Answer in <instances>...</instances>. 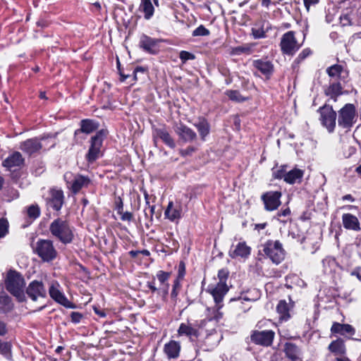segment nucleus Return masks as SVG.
Returning a JSON list of instances; mask_svg holds the SVG:
<instances>
[{"label":"nucleus","mask_w":361,"mask_h":361,"mask_svg":"<svg viewBox=\"0 0 361 361\" xmlns=\"http://www.w3.org/2000/svg\"><path fill=\"white\" fill-rule=\"evenodd\" d=\"M196 149L195 147L190 146L185 149H181L180 154L183 157L191 155Z\"/></svg>","instance_id":"nucleus-51"},{"label":"nucleus","mask_w":361,"mask_h":361,"mask_svg":"<svg viewBox=\"0 0 361 361\" xmlns=\"http://www.w3.org/2000/svg\"><path fill=\"white\" fill-rule=\"evenodd\" d=\"M221 338V336L219 335V334H218L216 331H214L212 334L207 335V336L205 338L204 342L205 344L209 347L213 348L219 343Z\"/></svg>","instance_id":"nucleus-39"},{"label":"nucleus","mask_w":361,"mask_h":361,"mask_svg":"<svg viewBox=\"0 0 361 361\" xmlns=\"http://www.w3.org/2000/svg\"><path fill=\"white\" fill-rule=\"evenodd\" d=\"M355 107L352 104H346L338 111V124L343 128H350L357 121Z\"/></svg>","instance_id":"nucleus-4"},{"label":"nucleus","mask_w":361,"mask_h":361,"mask_svg":"<svg viewBox=\"0 0 361 361\" xmlns=\"http://www.w3.org/2000/svg\"><path fill=\"white\" fill-rule=\"evenodd\" d=\"M226 95L230 99L235 102H243L245 99L241 96L240 92L236 90H229L226 92Z\"/></svg>","instance_id":"nucleus-41"},{"label":"nucleus","mask_w":361,"mask_h":361,"mask_svg":"<svg viewBox=\"0 0 361 361\" xmlns=\"http://www.w3.org/2000/svg\"><path fill=\"white\" fill-rule=\"evenodd\" d=\"M8 223L4 218H0V238L4 237L8 233Z\"/></svg>","instance_id":"nucleus-42"},{"label":"nucleus","mask_w":361,"mask_h":361,"mask_svg":"<svg viewBox=\"0 0 361 361\" xmlns=\"http://www.w3.org/2000/svg\"><path fill=\"white\" fill-rule=\"evenodd\" d=\"M94 312L101 317H104L106 314L104 312L99 310L97 307H94Z\"/></svg>","instance_id":"nucleus-62"},{"label":"nucleus","mask_w":361,"mask_h":361,"mask_svg":"<svg viewBox=\"0 0 361 361\" xmlns=\"http://www.w3.org/2000/svg\"><path fill=\"white\" fill-rule=\"evenodd\" d=\"M49 229L51 235L62 243L68 244L72 242L73 233L68 221L58 218L50 224Z\"/></svg>","instance_id":"nucleus-2"},{"label":"nucleus","mask_w":361,"mask_h":361,"mask_svg":"<svg viewBox=\"0 0 361 361\" xmlns=\"http://www.w3.org/2000/svg\"><path fill=\"white\" fill-rule=\"evenodd\" d=\"M250 252L251 247L245 242H240L229 251V256L231 258H247L250 255Z\"/></svg>","instance_id":"nucleus-21"},{"label":"nucleus","mask_w":361,"mask_h":361,"mask_svg":"<svg viewBox=\"0 0 361 361\" xmlns=\"http://www.w3.org/2000/svg\"><path fill=\"white\" fill-rule=\"evenodd\" d=\"M311 54V50L310 49H305L298 56V60H303Z\"/></svg>","instance_id":"nucleus-54"},{"label":"nucleus","mask_w":361,"mask_h":361,"mask_svg":"<svg viewBox=\"0 0 361 361\" xmlns=\"http://www.w3.org/2000/svg\"><path fill=\"white\" fill-rule=\"evenodd\" d=\"M98 128V124L92 120L84 119L80 122V131L87 134L91 133Z\"/></svg>","instance_id":"nucleus-36"},{"label":"nucleus","mask_w":361,"mask_h":361,"mask_svg":"<svg viewBox=\"0 0 361 361\" xmlns=\"http://www.w3.org/2000/svg\"><path fill=\"white\" fill-rule=\"evenodd\" d=\"M179 57L183 63H185L188 60H193L195 59V56L193 54L187 51H181L180 52Z\"/></svg>","instance_id":"nucleus-46"},{"label":"nucleus","mask_w":361,"mask_h":361,"mask_svg":"<svg viewBox=\"0 0 361 361\" xmlns=\"http://www.w3.org/2000/svg\"><path fill=\"white\" fill-rule=\"evenodd\" d=\"M11 345L8 342L2 343L0 340V353L4 355H7L11 351Z\"/></svg>","instance_id":"nucleus-47"},{"label":"nucleus","mask_w":361,"mask_h":361,"mask_svg":"<svg viewBox=\"0 0 361 361\" xmlns=\"http://www.w3.org/2000/svg\"><path fill=\"white\" fill-rule=\"evenodd\" d=\"M263 252L271 262L280 264L285 258L286 252L279 240H267L263 245Z\"/></svg>","instance_id":"nucleus-3"},{"label":"nucleus","mask_w":361,"mask_h":361,"mask_svg":"<svg viewBox=\"0 0 361 361\" xmlns=\"http://www.w3.org/2000/svg\"><path fill=\"white\" fill-rule=\"evenodd\" d=\"M284 351L286 356L293 360L298 359L299 357V348L293 343H286Z\"/></svg>","instance_id":"nucleus-37"},{"label":"nucleus","mask_w":361,"mask_h":361,"mask_svg":"<svg viewBox=\"0 0 361 361\" xmlns=\"http://www.w3.org/2000/svg\"><path fill=\"white\" fill-rule=\"evenodd\" d=\"M290 209L289 208H286V209H283V211L280 212L279 213H278V216H286L288 214H290Z\"/></svg>","instance_id":"nucleus-60"},{"label":"nucleus","mask_w":361,"mask_h":361,"mask_svg":"<svg viewBox=\"0 0 361 361\" xmlns=\"http://www.w3.org/2000/svg\"><path fill=\"white\" fill-rule=\"evenodd\" d=\"M342 223L343 227L347 230H352L354 231H359L361 230L360 223L358 219L351 214H343L342 215Z\"/></svg>","instance_id":"nucleus-23"},{"label":"nucleus","mask_w":361,"mask_h":361,"mask_svg":"<svg viewBox=\"0 0 361 361\" xmlns=\"http://www.w3.org/2000/svg\"><path fill=\"white\" fill-rule=\"evenodd\" d=\"M274 334V332L271 330L255 331L251 335V341L256 344L269 346L273 342Z\"/></svg>","instance_id":"nucleus-13"},{"label":"nucleus","mask_w":361,"mask_h":361,"mask_svg":"<svg viewBox=\"0 0 361 361\" xmlns=\"http://www.w3.org/2000/svg\"><path fill=\"white\" fill-rule=\"evenodd\" d=\"M19 147L23 152L32 155L38 152L42 145L37 138H31L22 142Z\"/></svg>","instance_id":"nucleus-20"},{"label":"nucleus","mask_w":361,"mask_h":361,"mask_svg":"<svg viewBox=\"0 0 361 361\" xmlns=\"http://www.w3.org/2000/svg\"><path fill=\"white\" fill-rule=\"evenodd\" d=\"M24 159L21 154L18 152H15L8 156L2 163L4 167L11 169L15 166H20L23 164Z\"/></svg>","instance_id":"nucleus-27"},{"label":"nucleus","mask_w":361,"mask_h":361,"mask_svg":"<svg viewBox=\"0 0 361 361\" xmlns=\"http://www.w3.org/2000/svg\"><path fill=\"white\" fill-rule=\"evenodd\" d=\"M252 66L267 79L270 78L274 68L272 62L267 59L254 60Z\"/></svg>","instance_id":"nucleus-15"},{"label":"nucleus","mask_w":361,"mask_h":361,"mask_svg":"<svg viewBox=\"0 0 361 361\" xmlns=\"http://www.w3.org/2000/svg\"><path fill=\"white\" fill-rule=\"evenodd\" d=\"M216 305V312L214 316L209 319V321L215 320L216 322L220 321L223 318V312L220 311V309L222 307V304Z\"/></svg>","instance_id":"nucleus-48"},{"label":"nucleus","mask_w":361,"mask_h":361,"mask_svg":"<svg viewBox=\"0 0 361 361\" xmlns=\"http://www.w3.org/2000/svg\"><path fill=\"white\" fill-rule=\"evenodd\" d=\"M326 73L330 79L329 81H340L345 82L348 77V72L346 69L338 64L333 65L326 69Z\"/></svg>","instance_id":"nucleus-14"},{"label":"nucleus","mask_w":361,"mask_h":361,"mask_svg":"<svg viewBox=\"0 0 361 361\" xmlns=\"http://www.w3.org/2000/svg\"><path fill=\"white\" fill-rule=\"evenodd\" d=\"M228 275V271L226 269H221L218 272V278L219 279V282H222L223 283H226V281Z\"/></svg>","instance_id":"nucleus-49"},{"label":"nucleus","mask_w":361,"mask_h":361,"mask_svg":"<svg viewBox=\"0 0 361 361\" xmlns=\"http://www.w3.org/2000/svg\"><path fill=\"white\" fill-rule=\"evenodd\" d=\"M106 136V131L99 130L90 140V147L86 154V159L88 162L92 163L96 161L102 154L101 147L104 137Z\"/></svg>","instance_id":"nucleus-7"},{"label":"nucleus","mask_w":361,"mask_h":361,"mask_svg":"<svg viewBox=\"0 0 361 361\" xmlns=\"http://www.w3.org/2000/svg\"><path fill=\"white\" fill-rule=\"evenodd\" d=\"M159 40L142 35L140 37L139 45L144 51L154 54L159 51Z\"/></svg>","instance_id":"nucleus-19"},{"label":"nucleus","mask_w":361,"mask_h":361,"mask_svg":"<svg viewBox=\"0 0 361 361\" xmlns=\"http://www.w3.org/2000/svg\"><path fill=\"white\" fill-rule=\"evenodd\" d=\"M118 214L121 215V219L122 221H131V219L133 218V214L129 212H123V211H121V213H118Z\"/></svg>","instance_id":"nucleus-53"},{"label":"nucleus","mask_w":361,"mask_h":361,"mask_svg":"<svg viewBox=\"0 0 361 361\" xmlns=\"http://www.w3.org/2000/svg\"><path fill=\"white\" fill-rule=\"evenodd\" d=\"M329 350L336 355H343L345 353V346L342 339H337L332 341L329 345Z\"/></svg>","instance_id":"nucleus-34"},{"label":"nucleus","mask_w":361,"mask_h":361,"mask_svg":"<svg viewBox=\"0 0 361 361\" xmlns=\"http://www.w3.org/2000/svg\"><path fill=\"white\" fill-rule=\"evenodd\" d=\"M140 11L144 13V18L149 20L154 15V8L150 0H140Z\"/></svg>","instance_id":"nucleus-32"},{"label":"nucleus","mask_w":361,"mask_h":361,"mask_svg":"<svg viewBox=\"0 0 361 361\" xmlns=\"http://www.w3.org/2000/svg\"><path fill=\"white\" fill-rule=\"evenodd\" d=\"M209 35V30L203 25H200L193 32L192 36H207Z\"/></svg>","instance_id":"nucleus-44"},{"label":"nucleus","mask_w":361,"mask_h":361,"mask_svg":"<svg viewBox=\"0 0 361 361\" xmlns=\"http://www.w3.org/2000/svg\"><path fill=\"white\" fill-rule=\"evenodd\" d=\"M276 311L279 314V319L281 321H287L290 317V308L285 300L279 301L276 307Z\"/></svg>","instance_id":"nucleus-33"},{"label":"nucleus","mask_w":361,"mask_h":361,"mask_svg":"<svg viewBox=\"0 0 361 361\" xmlns=\"http://www.w3.org/2000/svg\"><path fill=\"white\" fill-rule=\"evenodd\" d=\"M281 192L279 191H269L262 195L264 208L267 211H274L281 205Z\"/></svg>","instance_id":"nucleus-12"},{"label":"nucleus","mask_w":361,"mask_h":361,"mask_svg":"<svg viewBox=\"0 0 361 361\" xmlns=\"http://www.w3.org/2000/svg\"><path fill=\"white\" fill-rule=\"evenodd\" d=\"M286 173L287 172H286V169L283 167H282L281 169L276 171L274 173V177L277 179L283 178V180H285V177H286Z\"/></svg>","instance_id":"nucleus-52"},{"label":"nucleus","mask_w":361,"mask_h":361,"mask_svg":"<svg viewBox=\"0 0 361 361\" xmlns=\"http://www.w3.org/2000/svg\"><path fill=\"white\" fill-rule=\"evenodd\" d=\"M5 285L7 290L19 302L25 300L24 292L25 281L22 274L15 270H10L7 273Z\"/></svg>","instance_id":"nucleus-1"},{"label":"nucleus","mask_w":361,"mask_h":361,"mask_svg":"<svg viewBox=\"0 0 361 361\" xmlns=\"http://www.w3.org/2000/svg\"><path fill=\"white\" fill-rule=\"evenodd\" d=\"M40 214L39 208L37 205H31L27 209V215L32 219H37Z\"/></svg>","instance_id":"nucleus-43"},{"label":"nucleus","mask_w":361,"mask_h":361,"mask_svg":"<svg viewBox=\"0 0 361 361\" xmlns=\"http://www.w3.org/2000/svg\"><path fill=\"white\" fill-rule=\"evenodd\" d=\"M71 318L72 322L78 324L81 321L82 318V314L78 312H73L71 314Z\"/></svg>","instance_id":"nucleus-50"},{"label":"nucleus","mask_w":361,"mask_h":361,"mask_svg":"<svg viewBox=\"0 0 361 361\" xmlns=\"http://www.w3.org/2000/svg\"><path fill=\"white\" fill-rule=\"evenodd\" d=\"M116 203L117 212L121 213V211H123V201H122L121 198L118 197L116 200Z\"/></svg>","instance_id":"nucleus-57"},{"label":"nucleus","mask_w":361,"mask_h":361,"mask_svg":"<svg viewBox=\"0 0 361 361\" xmlns=\"http://www.w3.org/2000/svg\"><path fill=\"white\" fill-rule=\"evenodd\" d=\"M63 192L61 190L51 189L47 198V204L56 211H59L63 204Z\"/></svg>","instance_id":"nucleus-16"},{"label":"nucleus","mask_w":361,"mask_h":361,"mask_svg":"<svg viewBox=\"0 0 361 361\" xmlns=\"http://www.w3.org/2000/svg\"><path fill=\"white\" fill-rule=\"evenodd\" d=\"M7 333L6 324L0 320V336H4Z\"/></svg>","instance_id":"nucleus-58"},{"label":"nucleus","mask_w":361,"mask_h":361,"mask_svg":"<svg viewBox=\"0 0 361 361\" xmlns=\"http://www.w3.org/2000/svg\"><path fill=\"white\" fill-rule=\"evenodd\" d=\"M176 133L185 142H192L197 138L196 133L183 124H180L176 127Z\"/></svg>","instance_id":"nucleus-24"},{"label":"nucleus","mask_w":361,"mask_h":361,"mask_svg":"<svg viewBox=\"0 0 361 361\" xmlns=\"http://www.w3.org/2000/svg\"><path fill=\"white\" fill-rule=\"evenodd\" d=\"M229 288L226 283L218 282L214 287L209 286L208 292L213 296L216 305L221 304Z\"/></svg>","instance_id":"nucleus-18"},{"label":"nucleus","mask_w":361,"mask_h":361,"mask_svg":"<svg viewBox=\"0 0 361 361\" xmlns=\"http://www.w3.org/2000/svg\"><path fill=\"white\" fill-rule=\"evenodd\" d=\"M49 294L56 302L67 308H74L75 305L70 302L62 292L61 286L57 281H53L49 287Z\"/></svg>","instance_id":"nucleus-8"},{"label":"nucleus","mask_w":361,"mask_h":361,"mask_svg":"<svg viewBox=\"0 0 361 361\" xmlns=\"http://www.w3.org/2000/svg\"><path fill=\"white\" fill-rule=\"evenodd\" d=\"M321 121L329 132H332L336 126V113L330 106H324L320 109Z\"/></svg>","instance_id":"nucleus-10"},{"label":"nucleus","mask_w":361,"mask_h":361,"mask_svg":"<svg viewBox=\"0 0 361 361\" xmlns=\"http://www.w3.org/2000/svg\"><path fill=\"white\" fill-rule=\"evenodd\" d=\"M331 331L334 334H339L342 336L346 334L354 335L355 333V329L348 324H340L334 322L331 328Z\"/></svg>","instance_id":"nucleus-28"},{"label":"nucleus","mask_w":361,"mask_h":361,"mask_svg":"<svg viewBox=\"0 0 361 361\" xmlns=\"http://www.w3.org/2000/svg\"><path fill=\"white\" fill-rule=\"evenodd\" d=\"M35 252L44 262H50L57 255L53 242L50 240H39L36 243Z\"/></svg>","instance_id":"nucleus-6"},{"label":"nucleus","mask_w":361,"mask_h":361,"mask_svg":"<svg viewBox=\"0 0 361 361\" xmlns=\"http://www.w3.org/2000/svg\"><path fill=\"white\" fill-rule=\"evenodd\" d=\"M179 276L183 277L185 274V264L183 262H180L179 264Z\"/></svg>","instance_id":"nucleus-59"},{"label":"nucleus","mask_w":361,"mask_h":361,"mask_svg":"<svg viewBox=\"0 0 361 361\" xmlns=\"http://www.w3.org/2000/svg\"><path fill=\"white\" fill-rule=\"evenodd\" d=\"M153 137L154 140L157 138L161 139L167 146L173 149L176 147V143L171 137L169 132L165 128H153Z\"/></svg>","instance_id":"nucleus-22"},{"label":"nucleus","mask_w":361,"mask_h":361,"mask_svg":"<svg viewBox=\"0 0 361 361\" xmlns=\"http://www.w3.org/2000/svg\"><path fill=\"white\" fill-rule=\"evenodd\" d=\"M303 171L299 169H294L286 173L285 182L289 184L300 183L303 176Z\"/></svg>","instance_id":"nucleus-30"},{"label":"nucleus","mask_w":361,"mask_h":361,"mask_svg":"<svg viewBox=\"0 0 361 361\" xmlns=\"http://www.w3.org/2000/svg\"><path fill=\"white\" fill-rule=\"evenodd\" d=\"M67 183L69 185V188L72 192L77 194L82 188L88 187L91 183V180L88 176L76 174L74 176L73 180L71 182L67 181Z\"/></svg>","instance_id":"nucleus-17"},{"label":"nucleus","mask_w":361,"mask_h":361,"mask_svg":"<svg viewBox=\"0 0 361 361\" xmlns=\"http://www.w3.org/2000/svg\"><path fill=\"white\" fill-rule=\"evenodd\" d=\"M350 274L356 276L361 281V267L355 268Z\"/></svg>","instance_id":"nucleus-55"},{"label":"nucleus","mask_w":361,"mask_h":361,"mask_svg":"<svg viewBox=\"0 0 361 361\" xmlns=\"http://www.w3.org/2000/svg\"><path fill=\"white\" fill-rule=\"evenodd\" d=\"M145 71V68H142V67H137L135 69V71H133V77H134V80H137V72H144Z\"/></svg>","instance_id":"nucleus-61"},{"label":"nucleus","mask_w":361,"mask_h":361,"mask_svg":"<svg viewBox=\"0 0 361 361\" xmlns=\"http://www.w3.org/2000/svg\"><path fill=\"white\" fill-rule=\"evenodd\" d=\"M255 44H245L232 49L231 54L240 55L242 54H250L253 52Z\"/></svg>","instance_id":"nucleus-38"},{"label":"nucleus","mask_w":361,"mask_h":361,"mask_svg":"<svg viewBox=\"0 0 361 361\" xmlns=\"http://www.w3.org/2000/svg\"><path fill=\"white\" fill-rule=\"evenodd\" d=\"M266 226H267V223L257 224H255V229H257L258 231L262 230V229L265 228Z\"/></svg>","instance_id":"nucleus-64"},{"label":"nucleus","mask_w":361,"mask_h":361,"mask_svg":"<svg viewBox=\"0 0 361 361\" xmlns=\"http://www.w3.org/2000/svg\"><path fill=\"white\" fill-rule=\"evenodd\" d=\"M26 294L32 301H37L47 298V290L42 281L34 280L26 288Z\"/></svg>","instance_id":"nucleus-9"},{"label":"nucleus","mask_w":361,"mask_h":361,"mask_svg":"<svg viewBox=\"0 0 361 361\" xmlns=\"http://www.w3.org/2000/svg\"><path fill=\"white\" fill-rule=\"evenodd\" d=\"M342 82L340 81H329V85L325 88V94L336 101V98L342 94L343 87L341 85Z\"/></svg>","instance_id":"nucleus-26"},{"label":"nucleus","mask_w":361,"mask_h":361,"mask_svg":"<svg viewBox=\"0 0 361 361\" xmlns=\"http://www.w3.org/2000/svg\"><path fill=\"white\" fill-rule=\"evenodd\" d=\"M195 127L197 128L202 139L203 140H205V137L209 134V126L208 123L203 120L200 121L199 123L195 124Z\"/></svg>","instance_id":"nucleus-40"},{"label":"nucleus","mask_w":361,"mask_h":361,"mask_svg":"<svg viewBox=\"0 0 361 361\" xmlns=\"http://www.w3.org/2000/svg\"><path fill=\"white\" fill-rule=\"evenodd\" d=\"M148 287L152 292H156L159 290V288H157L154 286V283L153 282L148 283Z\"/></svg>","instance_id":"nucleus-63"},{"label":"nucleus","mask_w":361,"mask_h":361,"mask_svg":"<svg viewBox=\"0 0 361 361\" xmlns=\"http://www.w3.org/2000/svg\"><path fill=\"white\" fill-rule=\"evenodd\" d=\"M301 46L302 44L297 41L293 31L284 33L281 38L280 47L283 54L293 56Z\"/></svg>","instance_id":"nucleus-5"},{"label":"nucleus","mask_w":361,"mask_h":361,"mask_svg":"<svg viewBox=\"0 0 361 361\" xmlns=\"http://www.w3.org/2000/svg\"><path fill=\"white\" fill-rule=\"evenodd\" d=\"M170 274H171L169 272H166L164 271H159L157 274V278L160 283L159 289L164 295H166L169 292V284L168 283V280L169 279Z\"/></svg>","instance_id":"nucleus-29"},{"label":"nucleus","mask_w":361,"mask_h":361,"mask_svg":"<svg viewBox=\"0 0 361 361\" xmlns=\"http://www.w3.org/2000/svg\"><path fill=\"white\" fill-rule=\"evenodd\" d=\"M305 6L308 11L311 5H315L319 2V0H303Z\"/></svg>","instance_id":"nucleus-56"},{"label":"nucleus","mask_w":361,"mask_h":361,"mask_svg":"<svg viewBox=\"0 0 361 361\" xmlns=\"http://www.w3.org/2000/svg\"><path fill=\"white\" fill-rule=\"evenodd\" d=\"M166 217L170 221L179 219L181 217V209L180 206L175 207L173 202H169L164 213Z\"/></svg>","instance_id":"nucleus-31"},{"label":"nucleus","mask_w":361,"mask_h":361,"mask_svg":"<svg viewBox=\"0 0 361 361\" xmlns=\"http://www.w3.org/2000/svg\"><path fill=\"white\" fill-rule=\"evenodd\" d=\"M180 351L179 342L171 340L164 345V352L169 359H176L178 357Z\"/></svg>","instance_id":"nucleus-25"},{"label":"nucleus","mask_w":361,"mask_h":361,"mask_svg":"<svg viewBox=\"0 0 361 361\" xmlns=\"http://www.w3.org/2000/svg\"><path fill=\"white\" fill-rule=\"evenodd\" d=\"M204 320H202L199 324L197 322H192L187 321L185 323H181L178 329V336H186L192 338H197L199 336V329L202 324L204 323Z\"/></svg>","instance_id":"nucleus-11"},{"label":"nucleus","mask_w":361,"mask_h":361,"mask_svg":"<svg viewBox=\"0 0 361 361\" xmlns=\"http://www.w3.org/2000/svg\"><path fill=\"white\" fill-rule=\"evenodd\" d=\"M252 35L255 39L263 38L265 37V30L263 27L256 26L252 28Z\"/></svg>","instance_id":"nucleus-45"},{"label":"nucleus","mask_w":361,"mask_h":361,"mask_svg":"<svg viewBox=\"0 0 361 361\" xmlns=\"http://www.w3.org/2000/svg\"><path fill=\"white\" fill-rule=\"evenodd\" d=\"M13 308V304L9 296L3 293L0 295V312L7 313L11 312Z\"/></svg>","instance_id":"nucleus-35"}]
</instances>
